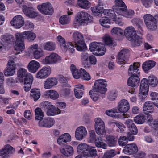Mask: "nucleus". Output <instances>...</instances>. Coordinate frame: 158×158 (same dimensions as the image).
Wrapping results in <instances>:
<instances>
[{"label": "nucleus", "mask_w": 158, "mask_h": 158, "mask_svg": "<svg viewBox=\"0 0 158 158\" xmlns=\"http://www.w3.org/2000/svg\"><path fill=\"white\" fill-rule=\"evenodd\" d=\"M29 73L27 70L23 68H20L17 72V77L16 79V83H21L23 81V78Z\"/></svg>", "instance_id": "7c9ffc66"}, {"label": "nucleus", "mask_w": 158, "mask_h": 158, "mask_svg": "<svg viewBox=\"0 0 158 158\" xmlns=\"http://www.w3.org/2000/svg\"><path fill=\"white\" fill-rule=\"evenodd\" d=\"M77 3L80 8L85 10L91 6V3L88 0H77Z\"/></svg>", "instance_id": "37998d69"}, {"label": "nucleus", "mask_w": 158, "mask_h": 158, "mask_svg": "<svg viewBox=\"0 0 158 158\" xmlns=\"http://www.w3.org/2000/svg\"><path fill=\"white\" fill-rule=\"evenodd\" d=\"M70 69L73 77L75 79H79L82 76V72L81 71V68L78 70L76 66L72 64L70 67Z\"/></svg>", "instance_id": "a19ab883"}, {"label": "nucleus", "mask_w": 158, "mask_h": 158, "mask_svg": "<svg viewBox=\"0 0 158 158\" xmlns=\"http://www.w3.org/2000/svg\"><path fill=\"white\" fill-rule=\"evenodd\" d=\"M89 95L90 96L91 98L94 101H96L98 99V95H99L100 93V92L95 91L94 89H92L89 92Z\"/></svg>", "instance_id": "052dcab7"}, {"label": "nucleus", "mask_w": 158, "mask_h": 158, "mask_svg": "<svg viewBox=\"0 0 158 158\" xmlns=\"http://www.w3.org/2000/svg\"><path fill=\"white\" fill-rule=\"evenodd\" d=\"M123 10L121 12L119 11L118 15L123 16L128 18H131L134 14L135 12L134 10H127V8L125 7Z\"/></svg>", "instance_id": "a18cd8bd"}, {"label": "nucleus", "mask_w": 158, "mask_h": 158, "mask_svg": "<svg viewBox=\"0 0 158 158\" xmlns=\"http://www.w3.org/2000/svg\"><path fill=\"white\" fill-rule=\"evenodd\" d=\"M24 84L31 85L33 80V76L31 73L28 74L23 78Z\"/></svg>", "instance_id": "bf43d9fd"}, {"label": "nucleus", "mask_w": 158, "mask_h": 158, "mask_svg": "<svg viewBox=\"0 0 158 158\" xmlns=\"http://www.w3.org/2000/svg\"><path fill=\"white\" fill-rule=\"evenodd\" d=\"M118 113L117 110L116 109L107 110L105 111V113L107 115L112 117H116V114Z\"/></svg>", "instance_id": "0e129e2a"}, {"label": "nucleus", "mask_w": 158, "mask_h": 158, "mask_svg": "<svg viewBox=\"0 0 158 158\" xmlns=\"http://www.w3.org/2000/svg\"><path fill=\"white\" fill-rule=\"evenodd\" d=\"M55 123L54 119L52 118H45L39 121V126L40 127L50 128L53 126Z\"/></svg>", "instance_id": "4be33fe9"}, {"label": "nucleus", "mask_w": 158, "mask_h": 158, "mask_svg": "<svg viewBox=\"0 0 158 158\" xmlns=\"http://www.w3.org/2000/svg\"><path fill=\"white\" fill-rule=\"evenodd\" d=\"M158 84L157 77L152 75L149 76L148 79L143 78L141 81L139 97L142 99L145 98L149 91V85L152 87L156 86Z\"/></svg>", "instance_id": "f257e3e1"}, {"label": "nucleus", "mask_w": 158, "mask_h": 158, "mask_svg": "<svg viewBox=\"0 0 158 158\" xmlns=\"http://www.w3.org/2000/svg\"><path fill=\"white\" fill-rule=\"evenodd\" d=\"M106 139L107 143L110 147H114L116 145L117 142V138L114 136L107 135Z\"/></svg>", "instance_id": "49530a36"}, {"label": "nucleus", "mask_w": 158, "mask_h": 158, "mask_svg": "<svg viewBox=\"0 0 158 158\" xmlns=\"http://www.w3.org/2000/svg\"><path fill=\"white\" fill-rule=\"evenodd\" d=\"M89 49L92 52L97 51L96 53L97 55L98 56L103 55L106 52L104 45L99 42H94L90 44Z\"/></svg>", "instance_id": "0eeeda50"}, {"label": "nucleus", "mask_w": 158, "mask_h": 158, "mask_svg": "<svg viewBox=\"0 0 158 158\" xmlns=\"http://www.w3.org/2000/svg\"><path fill=\"white\" fill-rule=\"evenodd\" d=\"M56 40L60 48L63 51H66L68 50L71 53H73L74 51L73 44L72 43L69 42L66 43L65 39L61 35H58L57 37Z\"/></svg>", "instance_id": "423d86ee"}, {"label": "nucleus", "mask_w": 158, "mask_h": 158, "mask_svg": "<svg viewBox=\"0 0 158 158\" xmlns=\"http://www.w3.org/2000/svg\"><path fill=\"white\" fill-rule=\"evenodd\" d=\"M87 134L88 132L86 127L81 126L76 129L75 136L77 140L81 141L85 137Z\"/></svg>", "instance_id": "4468645a"}, {"label": "nucleus", "mask_w": 158, "mask_h": 158, "mask_svg": "<svg viewBox=\"0 0 158 158\" xmlns=\"http://www.w3.org/2000/svg\"><path fill=\"white\" fill-rule=\"evenodd\" d=\"M93 18L87 12L83 10L78 12L76 15L74 23L77 26L87 25L91 23Z\"/></svg>", "instance_id": "7ed1b4c3"}, {"label": "nucleus", "mask_w": 158, "mask_h": 158, "mask_svg": "<svg viewBox=\"0 0 158 158\" xmlns=\"http://www.w3.org/2000/svg\"><path fill=\"white\" fill-rule=\"evenodd\" d=\"M128 143V140L126 136H120L118 139V143L121 146L125 145Z\"/></svg>", "instance_id": "69168bd1"}, {"label": "nucleus", "mask_w": 158, "mask_h": 158, "mask_svg": "<svg viewBox=\"0 0 158 158\" xmlns=\"http://www.w3.org/2000/svg\"><path fill=\"white\" fill-rule=\"evenodd\" d=\"M123 33V31L118 27H114L111 30V33L112 35H122Z\"/></svg>", "instance_id": "e2e57ef3"}, {"label": "nucleus", "mask_w": 158, "mask_h": 158, "mask_svg": "<svg viewBox=\"0 0 158 158\" xmlns=\"http://www.w3.org/2000/svg\"><path fill=\"white\" fill-rule=\"evenodd\" d=\"M99 22L102 26L107 28L110 27V25L111 24L110 19L106 17H102L100 19Z\"/></svg>", "instance_id": "864d4df0"}, {"label": "nucleus", "mask_w": 158, "mask_h": 158, "mask_svg": "<svg viewBox=\"0 0 158 158\" xmlns=\"http://www.w3.org/2000/svg\"><path fill=\"white\" fill-rule=\"evenodd\" d=\"M116 154V152L114 150H108L104 153L102 158H112Z\"/></svg>", "instance_id": "13d9d810"}, {"label": "nucleus", "mask_w": 158, "mask_h": 158, "mask_svg": "<svg viewBox=\"0 0 158 158\" xmlns=\"http://www.w3.org/2000/svg\"><path fill=\"white\" fill-rule=\"evenodd\" d=\"M71 137L68 133H65L60 135L57 139V142L59 145L62 146L67 142H70Z\"/></svg>", "instance_id": "393cba45"}, {"label": "nucleus", "mask_w": 158, "mask_h": 158, "mask_svg": "<svg viewBox=\"0 0 158 158\" xmlns=\"http://www.w3.org/2000/svg\"><path fill=\"white\" fill-rule=\"evenodd\" d=\"M89 147V145L85 143H80L77 145L76 150L77 152L78 153H86L88 151Z\"/></svg>", "instance_id": "c03bdc74"}, {"label": "nucleus", "mask_w": 158, "mask_h": 158, "mask_svg": "<svg viewBox=\"0 0 158 158\" xmlns=\"http://www.w3.org/2000/svg\"><path fill=\"white\" fill-rule=\"evenodd\" d=\"M125 123L127 125V128L129 131V132L133 134H137L138 133L137 128L132 120L129 119L127 120Z\"/></svg>", "instance_id": "72a5a7b5"}, {"label": "nucleus", "mask_w": 158, "mask_h": 158, "mask_svg": "<svg viewBox=\"0 0 158 158\" xmlns=\"http://www.w3.org/2000/svg\"><path fill=\"white\" fill-rule=\"evenodd\" d=\"M143 5L146 8L150 7L153 3V0H141Z\"/></svg>", "instance_id": "774afa93"}, {"label": "nucleus", "mask_w": 158, "mask_h": 158, "mask_svg": "<svg viewBox=\"0 0 158 158\" xmlns=\"http://www.w3.org/2000/svg\"><path fill=\"white\" fill-rule=\"evenodd\" d=\"M71 17L67 15H64L61 16L59 19L60 23L62 25L69 24L71 21Z\"/></svg>", "instance_id": "09e8293b"}, {"label": "nucleus", "mask_w": 158, "mask_h": 158, "mask_svg": "<svg viewBox=\"0 0 158 158\" xmlns=\"http://www.w3.org/2000/svg\"><path fill=\"white\" fill-rule=\"evenodd\" d=\"M104 7H106L105 4L102 1L99 0L97 6L96 7H92L91 10L95 15L97 16L99 15V14L103 12L107 13V12L105 11L106 9L104 10ZM106 15H107V14Z\"/></svg>", "instance_id": "6ab92c4d"}, {"label": "nucleus", "mask_w": 158, "mask_h": 158, "mask_svg": "<svg viewBox=\"0 0 158 158\" xmlns=\"http://www.w3.org/2000/svg\"><path fill=\"white\" fill-rule=\"evenodd\" d=\"M39 11L42 14L46 15H51L54 12L52 5L49 2L43 3L37 6Z\"/></svg>", "instance_id": "9b49d317"}, {"label": "nucleus", "mask_w": 158, "mask_h": 158, "mask_svg": "<svg viewBox=\"0 0 158 158\" xmlns=\"http://www.w3.org/2000/svg\"><path fill=\"white\" fill-rule=\"evenodd\" d=\"M156 63L152 60H148L144 62L142 65V68L145 72H148L156 65Z\"/></svg>", "instance_id": "4c0bfd02"}, {"label": "nucleus", "mask_w": 158, "mask_h": 158, "mask_svg": "<svg viewBox=\"0 0 158 158\" xmlns=\"http://www.w3.org/2000/svg\"><path fill=\"white\" fill-rule=\"evenodd\" d=\"M84 89V87L82 85L78 84L75 86L74 89V94L77 98L79 99L82 97Z\"/></svg>", "instance_id": "e433bc0d"}, {"label": "nucleus", "mask_w": 158, "mask_h": 158, "mask_svg": "<svg viewBox=\"0 0 158 158\" xmlns=\"http://www.w3.org/2000/svg\"><path fill=\"white\" fill-rule=\"evenodd\" d=\"M106 81L105 79H100L95 81L93 89L95 91L100 92L101 94H104L107 91L106 87Z\"/></svg>", "instance_id": "1a4fd4ad"}, {"label": "nucleus", "mask_w": 158, "mask_h": 158, "mask_svg": "<svg viewBox=\"0 0 158 158\" xmlns=\"http://www.w3.org/2000/svg\"><path fill=\"white\" fill-rule=\"evenodd\" d=\"M47 96H48L51 99L56 100L59 97V95L58 92L53 90H49L46 92Z\"/></svg>", "instance_id": "8fccbe9b"}, {"label": "nucleus", "mask_w": 158, "mask_h": 158, "mask_svg": "<svg viewBox=\"0 0 158 158\" xmlns=\"http://www.w3.org/2000/svg\"><path fill=\"white\" fill-rule=\"evenodd\" d=\"M41 46L45 50L53 51L55 49L56 45L55 42L49 41L42 44H41Z\"/></svg>", "instance_id": "473e14b6"}, {"label": "nucleus", "mask_w": 158, "mask_h": 158, "mask_svg": "<svg viewBox=\"0 0 158 158\" xmlns=\"http://www.w3.org/2000/svg\"><path fill=\"white\" fill-rule=\"evenodd\" d=\"M15 69L16 65L14 62L12 60H10L4 72L5 76L8 77L13 75L15 73Z\"/></svg>", "instance_id": "f3484780"}, {"label": "nucleus", "mask_w": 158, "mask_h": 158, "mask_svg": "<svg viewBox=\"0 0 158 158\" xmlns=\"http://www.w3.org/2000/svg\"><path fill=\"white\" fill-rule=\"evenodd\" d=\"M125 7L127 6L122 0H115L114 5L112 8L114 10L113 11L118 14L119 11H122Z\"/></svg>", "instance_id": "cd10ccee"}, {"label": "nucleus", "mask_w": 158, "mask_h": 158, "mask_svg": "<svg viewBox=\"0 0 158 158\" xmlns=\"http://www.w3.org/2000/svg\"><path fill=\"white\" fill-rule=\"evenodd\" d=\"M95 130L96 133L98 135H103L106 133L105 125L103 121L99 118H97L94 119Z\"/></svg>", "instance_id": "9d476101"}, {"label": "nucleus", "mask_w": 158, "mask_h": 158, "mask_svg": "<svg viewBox=\"0 0 158 158\" xmlns=\"http://www.w3.org/2000/svg\"><path fill=\"white\" fill-rule=\"evenodd\" d=\"M89 56L88 53L85 52L82 53L81 55V61L83 64L87 65L88 64Z\"/></svg>", "instance_id": "680f3d73"}, {"label": "nucleus", "mask_w": 158, "mask_h": 158, "mask_svg": "<svg viewBox=\"0 0 158 158\" xmlns=\"http://www.w3.org/2000/svg\"><path fill=\"white\" fill-rule=\"evenodd\" d=\"M39 63L35 60H32L29 63L27 68L30 72L32 73H35L40 67Z\"/></svg>", "instance_id": "2f4dec72"}, {"label": "nucleus", "mask_w": 158, "mask_h": 158, "mask_svg": "<svg viewBox=\"0 0 158 158\" xmlns=\"http://www.w3.org/2000/svg\"><path fill=\"white\" fill-rule=\"evenodd\" d=\"M22 11L24 14L31 18H34L38 15L37 13L32 8L28 7L26 6H23Z\"/></svg>", "instance_id": "c85d7f7f"}, {"label": "nucleus", "mask_w": 158, "mask_h": 158, "mask_svg": "<svg viewBox=\"0 0 158 158\" xmlns=\"http://www.w3.org/2000/svg\"><path fill=\"white\" fill-rule=\"evenodd\" d=\"M130 108L129 103L126 99H122L118 102L117 109L120 113H127Z\"/></svg>", "instance_id": "a211bd4d"}, {"label": "nucleus", "mask_w": 158, "mask_h": 158, "mask_svg": "<svg viewBox=\"0 0 158 158\" xmlns=\"http://www.w3.org/2000/svg\"><path fill=\"white\" fill-rule=\"evenodd\" d=\"M105 11L107 12V15L109 16L115 23L119 26H123L124 24L122 18L119 16L116 15L114 11L111 10H106Z\"/></svg>", "instance_id": "aec40b11"}, {"label": "nucleus", "mask_w": 158, "mask_h": 158, "mask_svg": "<svg viewBox=\"0 0 158 158\" xmlns=\"http://www.w3.org/2000/svg\"><path fill=\"white\" fill-rule=\"evenodd\" d=\"M94 143L97 148H101L103 149L107 148V145L105 140H103L100 137L96 138L94 139Z\"/></svg>", "instance_id": "ea45409f"}, {"label": "nucleus", "mask_w": 158, "mask_h": 158, "mask_svg": "<svg viewBox=\"0 0 158 158\" xmlns=\"http://www.w3.org/2000/svg\"><path fill=\"white\" fill-rule=\"evenodd\" d=\"M129 55V51L127 49H123L118 53L117 60L119 64H124Z\"/></svg>", "instance_id": "b1692460"}, {"label": "nucleus", "mask_w": 158, "mask_h": 158, "mask_svg": "<svg viewBox=\"0 0 158 158\" xmlns=\"http://www.w3.org/2000/svg\"><path fill=\"white\" fill-rule=\"evenodd\" d=\"M58 83L57 79L55 77H49L44 81V87L45 89H49L57 85Z\"/></svg>", "instance_id": "bb28decb"}, {"label": "nucleus", "mask_w": 158, "mask_h": 158, "mask_svg": "<svg viewBox=\"0 0 158 158\" xmlns=\"http://www.w3.org/2000/svg\"><path fill=\"white\" fill-rule=\"evenodd\" d=\"M35 120L40 121L43 118L44 112L40 108H36L35 110Z\"/></svg>", "instance_id": "603ef678"}, {"label": "nucleus", "mask_w": 158, "mask_h": 158, "mask_svg": "<svg viewBox=\"0 0 158 158\" xmlns=\"http://www.w3.org/2000/svg\"><path fill=\"white\" fill-rule=\"evenodd\" d=\"M102 41L105 44L110 47L115 46L116 44L113 41L112 39L109 35H105L102 38Z\"/></svg>", "instance_id": "3c124183"}, {"label": "nucleus", "mask_w": 158, "mask_h": 158, "mask_svg": "<svg viewBox=\"0 0 158 158\" xmlns=\"http://www.w3.org/2000/svg\"><path fill=\"white\" fill-rule=\"evenodd\" d=\"M131 40H129L131 42V44L133 46H139L143 43V38L141 36H139L136 34L132 38Z\"/></svg>", "instance_id": "79ce46f5"}, {"label": "nucleus", "mask_w": 158, "mask_h": 158, "mask_svg": "<svg viewBox=\"0 0 158 158\" xmlns=\"http://www.w3.org/2000/svg\"><path fill=\"white\" fill-rule=\"evenodd\" d=\"M127 39L129 40H131L132 37L136 34V31L132 26L126 27L123 31Z\"/></svg>", "instance_id": "c756f323"}, {"label": "nucleus", "mask_w": 158, "mask_h": 158, "mask_svg": "<svg viewBox=\"0 0 158 158\" xmlns=\"http://www.w3.org/2000/svg\"><path fill=\"white\" fill-rule=\"evenodd\" d=\"M28 49L29 51L33 52V56L36 60H38L44 56V51L40 48H38V45L37 44L31 45Z\"/></svg>", "instance_id": "ddd939ff"}, {"label": "nucleus", "mask_w": 158, "mask_h": 158, "mask_svg": "<svg viewBox=\"0 0 158 158\" xmlns=\"http://www.w3.org/2000/svg\"><path fill=\"white\" fill-rule=\"evenodd\" d=\"M15 152L14 148L10 145L7 144L0 150V156L2 158H7Z\"/></svg>", "instance_id": "412c9836"}, {"label": "nucleus", "mask_w": 158, "mask_h": 158, "mask_svg": "<svg viewBox=\"0 0 158 158\" xmlns=\"http://www.w3.org/2000/svg\"><path fill=\"white\" fill-rule=\"evenodd\" d=\"M143 18L146 26L148 28L151 30H154L156 29L158 15L153 16L151 14H146L144 15Z\"/></svg>", "instance_id": "39448f33"}, {"label": "nucleus", "mask_w": 158, "mask_h": 158, "mask_svg": "<svg viewBox=\"0 0 158 158\" xmlns=\"http://www.w3.org/2000/svg\"><path fill=\"white\" fill-rule=\"evenodd\" d=\"M146 117L143 114H140L136 116L134 118L135 122L138 124L143 123L146 119Z\"/></svg>", "instance_id": "6e6d98bb"}, {"label": "nucleus", "mask_w": 158, "mask_h": 158, "mask_svg": "<svg viewBox=\"0 0 158 158\" xmlns=\"http://www.w3.org/2000/svg\"><path fill=\"white\" fill-rule=\"evenodd\" d=\"M51 72V69L49 66H44L38 71L36 77L40 79L45 78L49 76Z\"/></svg>", "instance_id": "2eb2a0df"}, {"label": "nucleus", "mask_w": 158, "mask_h": 158, "mask_svg": "<svg viewBox=\"0 0 158 158\" xmlns=\"http://www.w3.org/2000/svg\"><path fill=\"white\" fill-rule=\"evenodd\" d=\"M81 71L82 72V76L83 80L88 81L90 79L91 77L90 75L84 69L81 68Z\"/></svg>", "instance_id": "338daca9"}, {"label": "nucleus", "mask_w": 158, "mask_h": 158, "mask_svg": "<svg viewBox=\"0 0 158 158\" xmlns=\"http://www.w3.org/2000/svg\"><path fill=\"white\" fill-rule=\"evenodd\" d=\"M30 96L32 97L35 101L38 100L40 96V93L39 89L34 88L30 91Z\"/></svg>", "instance_id": "de8ad7c7"}, {"label": "nucleus", "mask_w": 158, "mask_h": 158, "mask_svg": "<svg viewBox=\"0 0 158 158\" xmlns=\"http://www.w3.org/2000/svg\"><path fill=\"white\" fill-rule=\"evenodd\" d=\"M140 66V64L139 62H135L130 66L128 73L130 77L127 81L129 86L135 87L139 85L140 82V72L139 68Z\"/></svg>", "instance_id": "f03ea898"}, {"label": "nucleus", "mask_w": 158, "mask_h": 158, "mask_svg": "<svg viewBox=\"0 0 158 158\" xmlns=\"http://www.w3.org/2000/svg\"><path fill=\"white\" fill-rule=\"evenodd\" d=\"M138 148L136 145L134 143L127 144L124 148L123 152L128 155L134 154L138 151Z\"/></svg>", "instance_id": "a878e982"}, {"label": "nucleus", "mask_w": 158, "mask_h": 158, "mask_svg": "<svg viewBox=\"0 0 158 158\" xmlns=\"http://www.w3.org/2000/svg\"><path fill=\"white\" fill-rule=\"evenodd\" d=\"M60 151L61 154L67 157L72 156L74 153L73 147L69 145H66L61 147Z\"/></svg>", "instance_id": "5701e85b"}, {"label": "nucleus", "mask_w": 158, "mask_h": 158, "mask_svg": "<svg viewBox=\"0 0 158 158\" xmlns=\"http://www.w3.org/2000/svg\"><path fill=\"white\" fill-rule=\"evenodd\" d=\"M60 57L55 53L52 52L50 55L45 57L42 62L44 64H54L60 61Z\"/></svg>", "instance_id": "f8f14e48"}, {"label": "nucleus", "mask_w": 158, "mask_h": 158, "mask_svg": "<svg viewBox=\"0 0 158 158\" xmlns=\"http://www.w3.org/2000/svg\"><path fill=\"white\" fill-rule=\"evenodd\" d=\"M108 94V99L110 101H113L115 100L117 97L118 93L115 90H112L109 92Z\"/></svg>", "instance_id": "4d7b16f0"}, {"label": "nucleus", "mask_w": 158, "mask_h": 158, "mask_svg": "<svg viewBox=\"0 0 158 158\" xmlns=\"http://www.w3.org/2000/svg\"><path fill=\"white\" fill-rule=\"evenodd\" d=\"M20 33L22 35V36H21L23 39L24 38H25L30 41H33L36 37L35 34L30 31H25Z\"/></svg>", "instance_id": "58836bf2"}, {"label": "nucleus", "mask_w": 158, "mask_h": 158, "mask_svg": "<svg viewBox=\"0 0 158 158\" xmlns=\"http://www.w3.org/2000/svg\"><path fill=\"white\" fill-rule=\"evenodd\" d=\"M61 111L58 107H56L52 105L49 106L47 111L46 114L49 116H53L60 114Z\"/></svg>", "instance_id": "c9c22d12"}, {"label": "nucleus", "mask_w": 158, "mask_h": 158, "mask_svg": "<svg viewBox=\"0 0 158 158\" xmlns=\"http://www.w3.org/2000/svg\"><path fill=\"white\" fill-rule=\"evenodd\" d=\"M144 113L148 115L150 113L152 114L154 111V106L151 101H148L145 102L143 108Z\"/></svg>", "instance_id": "f704fd0d"}, {"label": "nucleus", "mask_w": 158, "mask_h": 158, "mask_svg": "<svg viewBox=\"0 0 158 158\" xmlns=\"http://www.w3.org/2000/svg\"><path fill=\"white\" fill-rule=\"evenodd\" d=\"M73 41L72 42L79 51H83L86 49V45L84 41L83 37L82 35L78 31L74 32L73 34Z\"/></svg>", "instance_id": "20e7f679"}, {"label": "nucleus", "mask_w": 158, "mask_h": 158, "mask_svg": "<svg viewBox=\"0 0 158 158\" xmlns=\"http://www.w3.org/2000/svg\"><path fill=\"white\" fill-rule=\"evenodd\" d=\"M22 35L20 33L15 34L16 41L15 45V50L16 55L20 53L25 49V45L23 39L22 37Z\"/></svg>", "instance_id": "6e6552de"}, {"label": "nucleus", "mask_w": 158, "mask_h": 158, "mask_svg": "<svg viewBox=\"0 0 158 158\" xmlns=\"http://www.w3.org/2000/svg\"><path fill=\"white\" fill-rule=\"evenodd\" d=\"M10 24L14 28H20L24 25V18L20 15L15 16L11 21Z\"/></svg>", "instance_id": "dca6fc26"}, {"label": "nucleus", "mask_w": 158, "mask_h": 158, "mask_svg": "<svg viewBox=\"0 0 158 158\" xmlns=\"http://www.w3.org/2000/svg\"><path fill=\"white\" fill-rule=\"evenodd\" d=\"M147 122L148 124L152 127H157V120H153L152 115H147Z\"/></svg>", "instance_id": "5fc2aeb1"}]
</instances>
